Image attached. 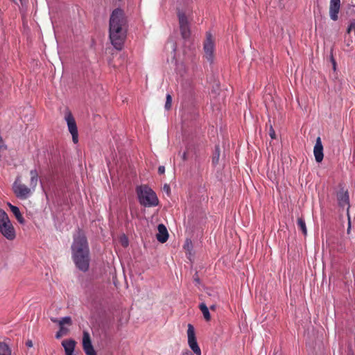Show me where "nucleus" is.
Wrapping results in <instances>:
<instances>
[{
	"mask_svg": "<svg viewBox=\"0 0 355 355\" xmlns=\"http://www.w3.org/2000/svg\"><path fill=\"white\" fill-rule=\"evenodd\" d=\"M127 24L123 12L120 9L114 10L110 19L109 36L112 44L117 50L123 48L126 38Z\"/></svg>",
	"mask_w": 355,
	"mask_h": 355,
	"instance_id": "nucleus-1",
	"label": "nucleus"
},
{
	"mask_svg": "<svg viewBox=\"0 0 355 355\" xmlns=\"http://www.w3.org/2000/svg\"><path fill=\"white\" fill-rule=\"evenodd\" d=\"M71 251L76 266L81 271H87L90 261L89 250L86 237L80 230L73 236Z\"/></svg>",
	"mask_w": 355,
	"mask_h": 355,
	"instance_id": "nucleus-2",
	"label": "nucleus"
},
{
	"mask_svg": "<svg viewBox=\"0 0 355 355\" xmlns=\"http://www.w3.org/2000/svg\"><path fill=\"white\" fill-rule=\"evenodd\" d=\"M38 181L39 174L36 169H33L30 171L28 187L21 182V177H17L12 187L15 196L20 200L28 199L35 191Z\"/></svg>",
	"mask_w": 355,
	"mask_h": 355,
	"instance_id": "nucleus-3",
	"label": "nucleus"
},
{
	"mask_svg": "<svg viewBox=\"0 0 355 355\" xmlns=\"http://www.w3.org/2000/svg\"><path fill=\"white\" fill-rule=\"evenodd\" d=\"M139 201L141 205L150 207L157 206L159 203L155 193L148 187L140 186L137 188Z\"/></svg>",
	"mask_w": 355,
	"mask_h": 355,
	"instance_id": "nucleus-4",
	"label": "nucleus"
},
{
	"mask_svg": "<svg viewBox=\"0 0 355 355\" xmlns=\"http://www.w3.org/2000/svg\"><path fill=\"white\" fill-rule=\"evenodd\" d=\"M0 233L8 241H13L16 238L14 226L7 213L1 209H0Z\"/></svg>",
	"mask_w": 355,
	"mask_h": 355,
	"instance_id": "nucleus-5",
	"label": "nucleus"
},
{
	"mask_svg": "<svg viewBox=\"0 0 355 355\" xmlns=\"http://www.w3.org/2000/svg\"><path fill=\"white\" fill-rule=\"evenodd\" d=\"M203 57L209 63H212L215 58V40L210 32L206 33L203 42Z\"/></svg>",
	"mask_w": 355,
	"mask_h": 355,
	"instance_id": "nucleus-6",
	"label": "nucleus"
},
{
	"mask_svg": "<svg viewBox=\"0 0 355 355\" xmlns=\"http://www.w3.org/2000/svg\"><path fill=\"white\" fill-rule=\"evenodd\" d=\"M180 29L183 38L186 39L190 35V28L188 15L185 12L179 10L178 12Z\"/></svg>",
	"mask_w": 355,
	"mask_h": 355,
	"instance_id": "nucleus-7",
	"label": "nucleus"
},
{
	"mask_svg": "<svg viewBox=\"0 0 355 355\" xmlns=\"http://www.w3.org/2000/svg\"><path fill=\"white\" fill-rule=\"evenodd\" d=\"M64 119L68 130L72 136L73 142L77 144L78 142V132L75 119L70 112H66Z\"/></svg>",
	"mask_w": 355,
	"mask_h": 355,
	"instance_id": "nucleus-8",
	"label": "nucleus"
},
{
	"mask_svg": "<svg viewBox=\"0 0 355 355\" xmlns=\"http://www.w3.org/2000/svg\"><path fill=\"white\" fill-rule=\"evenodd\" d=\"M188 345L196 355H201V350L198 345L195 330L192 324H188L187 329Z\"/></svg>",
	"mask_w": 355,
	"mask_h": 355,
	"instance_id": "nucleus-9",
	"label": "nucleus"
},
{
	"mask_svg": "<svg viewBox=\"0 0 355 355\" xmlns=\"http://www.w3.org/2000/svg\"><path fill=\"white\" fill-rule=\"evenodd\" d=\"M83 347L84 352L87 355H96V352L94 350L92 344V340L89 334L85 331L83 336Z\"/></svg>",
	"mask_w": 355,
	"mask_h": 355,
	"instance_id": "nucleus-10",
	"label": "nucleus"
},
{
	"mask_svg": "<svg viewBox=\"0 0 355 355\" xmlns=\"http://www.w3.org/2000/svg\"><path fill=\"white\" fill-rule=\"evenodd\" d=\"M313 154L315 161L320 163L322 161L324 157L323 146L320 137H318L313 148Z\"/></svg>",
	"mask_w": 355,
	"mask_h": 355,
	"instance_id": "nucleus-11",
	"label": "nucleus"
},
{
	"mask_svg": "<svg viewBox=\"0 0 355 355\" xmlns=\"http://www.w3.org/2000/svg\"><path fill=\"white\" fill-rule=\"evenodd\" d=\"M340 7V0H330L329 16L332 20L336 21L338 19Z\"/></svg>",
	"mask_w": 355,
	"mask_h": 355,
	"instance_id": "nucleus-12",
	"label": "nucleus"
},
{
	"mask_svg": "<svg viewBox=\"0 0 355 355\" xmlns=\"http://www.w3.org/2000/svg\"><path fill=\"white\" fill-rule=\"evenodd\" d=\"M158 234H157V240L161 243H165L168 238V234L166 227L163 224H159L157 227Z\"/></svg>",
	"mask_w": 355,
	"mask_h": 355,
	"instance_id": "nucleus-13",
	"label": "nucleus"
},
{
	"mask_svg": "<svg viewBox=\"0 0 355 355\" xmlns=\"http://www.w3.org/2000/svg\"><path fill=\"white\" fill-rule=\"evenodd\" d=\"M72 324L71 318L69 316L64 317L60 319L59 322L60 329L64 334L67 335L69 332V329L66 327L71 326Z\"/></svg>",
	"mask_w": 355,
	"mask_h": 355,
	"instance_id": "nucleus-14",
	"label": "nucleus"
},
{
	"mask_svg": "<svg viewBox=\"0 0 355 355\" xmlns=\"http://www.w3.org/2000/svg\"><path fill=\"white\" fill-rule=\"evenodd\" d=\"M7 205L10 207V211H12L13 215L15 216L17 220L20 224H24L25 220H24V217L22 216V215H21L19 208L17 207H16V206L12 205L10 202H8Z\"/></svg>",
	"mask_w": 355,
	"mask_h": 355,
	"instance_id": "nucleus-15",
	"label": "nucleus"
},
{
	"mask_svg": "<svg viewBox=\"0 0 355 355\" xmlns=\"http://www.w3.org/2000/svg\"><path fill=\"white\" fill-rule=\"evenodd\" d=\"M62 345L63 346L65 352V354H70L74 352L76 342L73 340H64L62 342Z\"/></svg>",
	"mask_w": 355,
	"mask_h": 355,
	"instance_id": "nucleus-16",
	"label": "nucleus"
},
{
	"mask_svg": "<svg viewBox=\"0 0 355 355\" xmlns=\"http://www.w3.org/2000/svg\"><path fill=\"white\" fill-rule=\"evenodd\" d=\"M339 205L345 207L347 206V209H349V196L347 192H340L337 195Z\"/></svg>",
	"mask_w": 355,
	"mask_h": 355,
	"instance_id": "nucleus-17",
	"label": "nucleus"
},
{
	"mask_svg": "<svg viewBox=\"0 0 355 355\" xmlns=\"http://www.w3.org/2000/svg\"><path fill=\"white\" fill-rule=\"evenodd\" d=\"M199 309H200L205 320L207 321H209L211 320V315L207 305L202 302L200 304Z\"/></svg>",
	"mask_w": 355,
	"mask_h": 355,
	"instance_id": "nucleus-18",
	"label": "nucleus"
},
{
	"mask_svg": "<svg viewBox=\"0 0 355 355\" xmlns=\"http://www.w3.org/2000/svg\"><path fill=\"white\" fill-rule=\"evenodd\" d=\"M0 355H11L9 347L4 343H0Z\"/></svg>",
	"mask_w": 355,
	"mask_h": 355,
	"instance_id": "nucleus-19",
	"label": "nucleus"
},
{
	"mask_svg": "<svg viewBox=\"0 0 355 355\" xmlns=\"http://www.w3.org/2000/svg\"><path fill=\"white\" fill-rule=\"evenodd\" d=\"M297 225L300 227V229L302 230L304 235H306L307 230H306L305 221L302 218H297Z\"/></svg>",
	"mask_w": 355,
	"mask_h": 355,
	"instance_id": "nucleus-20",
	"label": "nucleus"
},
{
	"mask_svg": "<svg viewBox=\"0 0 355 355\" xmlns=\"http://www.w3.org/2000/svg\"><path fill=\"white\" fill-rule=\"evenodd\" d=\"M219 157H220V153H219L218 148H217L216 149L214 155L213 156V158H212V162L214 164L218 163V162L219 160Z\"/></svg>",
	"mask_w": 355,
	"mask_h": 355,
	"instance_id": "nucleus-21",
	"label": "nucleus"
},
{
	"mask_svg": "<svg viewBox=\"0 0 355 355\" xmlns=\"http://www.w3.org/2000/svg\"><path fill=\"white\" fill-rule=\"evenodd\" d=\"M352 32L355 33V21L350 22V24L347 28V34H349Z\"/></svg>",
	"mask_w": 355,
	"mask_h": 355,
	"instance_id": "nucleus-22",
	"label": "nucleus"
},
{
	"mask_svg": "<svg viewBox=\"0 0 355 355\" xmlns=\"http://www.w3.org/2000/svg\"><path fill=\"white\" fill-rule=\"evenodd\" d=\"M166 49H171L172 52H175L176 49L175 42H173V41L168 42L166 44Z\"/></svg>",
	"mask_w": 355,
	"mask_h": 355,
	"instance_id": "nucleus-23",
	"label": "nucleus"
},
{
	"mask_svg": "<svg viewBox=\"0 0 355 355\" xmlns=\"http://www.w3.org/2000/svg\"><path fill=\"white\" fill-rule=\"evenodd\" d=\"M171 101H172L171 96L169 94H168L166 96V102L165 104V107L166 109H169L171 107Z\"/></svg>",
	"mask_w": 355,
	"mask_h": 355,
	"instance_id": "nucleus-24",
	"label": "nucleus"
},
{
	"mask_svg": "<svg viewBox=\"0 0 355 355\" xmlns=\"http://www.w3.org/2000/svg\"><path fill=\"white\" fill-rule=\"evenodd\" d=\"M269 135L272 139H275V132L272 126H270V128L269 130Z\"/></svg>",
	"mask_w": 355,
	"mask_h": 355,
	"instance_id": "nucleus-25",
	"label": "nucleus"
},
{
	"mask_svg": "<svg viewBox=\"0 0 355 355\" xmlns=\"http://www.w3.org/2000/svg\"><path fill=\"white\" fill-rule=\"evenodd\" d=\"M64 336H65V334H64L60 330H59L55 334V338L59 339Z\"/></svg>",
	"mask_w": 355,
	"mask_h": 355,
	"instance_id": "nucleus-26",
	"label": "nucleus"
},
{
	"mask_svg": "<svg viewBox=\"0 0 355 355\" xmlns=\"http://www.w3.org/2000/svg\"><path fill=\"white\" fill-rule=\"evenodd\" d=\"M163 190L167 193L168 194L169 192H170V187L168 184H164V187H163Z\"/></svg>",
	"mask_w": 355,
	"mask_h": 355,
	"instance_id": "nucleus-27",
	"label": "nucleus"
},
{
	"mask_svg": "<svg viewBox=\"0 0 355 355\" xmlns=\"http://www.w3.org/2000/svg\"><path fill=\"white\" fill-rule=\"evenodd\" d=\"M164 172H165V168H164V166H160L158 168V173H159V174H163Z\"/></svg>",
	"mask_w": 355,
	"mask_h": 355,
	"instance_id": "nucleus-28",
	"label": "nucleus"
},
{
	"mask_svg": "<svg viewBox=\"0 0 355 355\" xmlns=\"http://www.w3.org/2000/svg\"><path fill=\"white\" fill-rule=\"evenodd\" d=\"M51 320V321H52L53 322H54V323H57V324H59V322L60 321V320H58V319H57V318H52Z\"/></svg>",
	"mask_w": 355,
	"mask_h": 355,
	"instance_id": "nucleus-29",
	"label": "nucleus"
},
{
	"mask_svg": "<svg viewBox=\"0 0 355 355\" xmlns=\"http://www.w3.org/2000/svg\"><path fill=\"white\" fill-rule=\"evenodd\" d=\"M26 345L28 347H33V342L31 340H28L26 342Z\"/></svg>",
	"mask_w": 355,
	"mask_h": 355,
	"instance_id": "nucleus-30",
	"label": "nucleus"
},
{
	"mask_svg": "<svg viewBox=\"0 0 355 355\" xmlns=\"http://www.w3.org/2000/svg\"><path fill=\"white\" fill-rule=\"evenodd\" d=\"M193 279H194V282H196V284H200V279H199V277L198 276L194 277Z\"/></svg>",
	"mask_w": 355,
	"mask_h": 355,
	"instance_id": "nucleus-31",
	"label": "nucleus"
},
{
	"mask_svg": "<svg viewBox=\"0 0 355 355\" xmlns=\"http://www.w3.org/2000/svg\"><path fill=\"white\" fill-rule=\"evenodd\" d=\"M352 42V40H350V39L347 40H346V44H347V46H349Z\"/></svg>",
	"mask_w": 355,
	"mask_h": 355,
	"instance_id": "nucleus-32",
	"label": "nucleus"
},
{
	"mask_svg": "<svg viewBox=\"0 0 355 355\" xmlns=\"http://www.w3.org/2000/svg\"><path fill=\"white\" fill-rule=\"evenodd\" d=\"M122 244L124 245V246H126L128 245V241L126 239H125L124 241H122Z\"/></svg>",
	"mask_w": 355,
	"mask_h": 355,
	"instance_id": "nucleus-33",
	"label": "nucleus"
},
{
	"mask_svg": "<svg viewBox=\"0 0 355 355\" xmlns=\"http://www.w3.org/2000/svg\"><path fill=\"white\" fill-rule=\"evenodd\" d=\"M186 157H187V154H186V153H184L182 155V159H186Z\"/></svg>",
	"mask_w": 355,
	"mask_h": 355,
	"instance_id": "nucleus-34",
	"label": "nucleus"
},
{
	"mask_svg": "<svg viewBox=\"0 0 355 355\" xmlns=\"http://www.w3.org/2000/svg\"><path fill=\"white\" fill-rule=\"evenodd\" d=\"M350 221L349 220V227H348V229H347V233L349 234V231H350Z\"/></svg>",
	"mask_w": 355,
	"mask_h": 355,
	"instance_id": "nucleus-35",
	"label": "nucleus"
},
{
	"mask_svg": "<svg viewBox=\"0 0 355 355\" xmlns=\"http://www.w3.org/2000/svg\"><path fill=\"white\" fill-rule=\"evenodd\" d=\"M215 309H216V306H215V305H211V306H210V309H211V310H215Z\"/></svg>",
	"mask_w": 355,
	"mask_h": 355,
	"instance_id": "nucleus-36",
	"label": "nucleus"
},
{
	"mask_svg": "<svg viewBox=\"0 0 355 355\" xmlns=\"http://www.w3.org/2000/svg\"><path fill=\"white\" fill-rule=\"evenodd\" d=\"M66 355H74L73 352H71L70 354H67Z\"/></svg>",
	"mask_w": 355,
	"mask_h": 355,
	"instance_id": "nucleus-37",
	"label": "nucleus"
},
{
	"mask_svg": "<svg viewBox=\"0 0 355 355\" xmlns=\"http://www.w3.org/2000/svg\"><path fill=\"white\" fill-rule=\"evenodd\" d=\"M187 355H193L191 353H188Z\"/></svg>",
	"mask_w": 355,
	"mask_h": 355,
	"instance_id": "nucleus-38",
	"label": "nucleus"
},
{
	"mask_svg": "<svg viewBox=\"0 0 355 355\" xmlns=\"http://www.w3.org/2000/svg\"><path fill=\"white\" fill-rule=\"evenodd\" d=\"M336 63L334 62V67L335 68Z\"/></svg>",
	"mask_w": 355,
	"mask_h": 355,
	"instance_id": "nucleus-39",
	"label": "nucleus"
}]
</instances>
